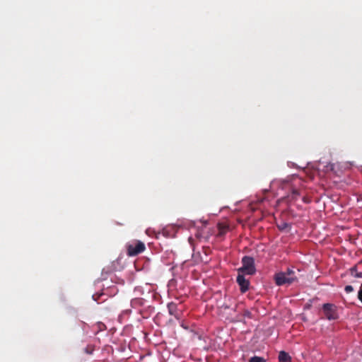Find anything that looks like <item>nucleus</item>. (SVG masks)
<instances>
[{
    "mask_svg": "<svg viewBox=\"0 0 362 362\" xmlns=\"http://www.w3.org/2000/svg\"><path fill=\"white\" fill-rule=\"evenodd\" d=\"M274 281L277 286L285 284L290 285L298 281L296 271L293 269L288 268L286 272H280L274 275Z\"/></svg>",
    "mask_w": 362,
    "mask_h": 362,
    "instance_id": "obj_1",
    "label": "nucleus"
},
{
    "mask_svg": "<svg viewBox=\"0 0 362 362\" xmlns=\"http://www.w3.org/2000/svg\"><path fill=\"white\" fill-rule=\"evenodd\" d=\"M242 267L238 269V273L247 275L255 274V260L252 257L244 256L242 259Z\"/></svg>",
    "mask_w": 362,
    "mask_h": 362,
    "instance_id": "obj_2",
    "label": "nucleus"
},
{
    "mask_svg": "<svg viewBox=\"0 0 362 362\" xmlns=\"http://www.w3.org/2000/svg\"><path fill=\"white\" fill-rule=\"evenodd\" d=\"M322 312L325 317L328 320H334L339 318L337 307L332 303L322 305Z\"/></svg>",
    "mask_w": 362,
    "mask_h": 362,
    "instance_id": "obj_3",
    "label": "nucleus"
},
{
    "mask_svg": "<svg viewBox=\"0 0 362 362\" xmlns=\"http://www.w3.org/2000/svg\"><path fill=\"white\" fill-rule=\"evenodd\" d=\"M146 249L145 244L140 240H135L127 247V255L130 257L136 256Z\"/></svg>",
    "mask_w": 362,
    "mask_h": 362,
    "instance_id": "obj_4",
    "label": "nucleus"
},
{
    "mask_svg": "<svg viewBox=\"0 0 362 362\" xmlns=\"http://www.w3.org/2000/svg\"><path fill=\"white\" fill-rule=\"evenodd\" d=\"M200 225H198L196 226L197 228V233H196V237L201 240V239H206L209 238V232L206 231V226L208 224L207 221H200Z\"/></svg>",
    "mask_w": 362,
    "mask_h": 362,
    "instance_id": "obj_5",
    "label": "nucleus"
},
{
    "mask_svg": "<svg viewBox=\"0 0 362 362\" xmlns=\"http://www.w3.org/2000/svg\"><path fill=\"white\" fill-rule=\"evenodd\" d=\"M237 283L240 286V289L242 293H245L248 291L250 281L245 278L244 274L238 273L237 276Z\"/></svg>",
    "mask_w": 362,
    "mask_h": 362,
    "instance_id": "obj_6",
    "label": "nucleus"
},
{
    "mask_svg": "<svg viewBox=\"0 0 362 362\" xmlns=\"http://www.w3.org/2000/svg\"><path fill=\"white\" fill-rule=\"evenodd\" d=\"M168 310L170 315L174 316L176 319H180L181 310L178 309L177 305L173 302L168 304Z\"/></svg>",
    "mask_w": 362,
    "mask_h": 362,
    "instance_id": "obj_7",
    "label": "nucleus"
},
{
    "mask_svg": "<svg viewBox=\"0 0 362 362\" xmlns=\"http://www.w3.org/2000/svg\"><path fill=\"white\" fill-rule=\"evenodd\" d=\"M279 362H291V358L288 353L281 351L279 354Z\"/></svg>",
    "mask_w": 362,
    "mask_h": 362,
    "instance_id": "obj_8",
    "label": "nucleus"
},
{
    "mask_svg": "<svg viewBox=\"0 0 362 362\" xmlns=\"http://www.w3.org/2000/svg\"><path fill=\"white\" fill-rule=\"evenodd\" d=\"M349 272H350V274L352 276H354V277H356V278H361L362 277V272H358L357 266H354V267H351L349 269Z\"/></svg>",
    "mask_w": 362,
    "mask_h": 362,
    "instance_id": "obj_9",
    "label": "nucleus"
},
{
    "mask_svg": "<svg viewBox=\"0 0 362 362\" xmlns=\"http://www.w3.org/2000/svg\"><path fill=\"white\" fill-rule=\"evenodd\" d=\"M249 362H266V360L259 356H253L250 358Z\"/></svg>",
    "mask_w": 362,
    "mask_h": 362,
    "instance_id": "obj_10",
    "label": "nucleus"
},
{
    "mask_svg": "<svg viewBox=\"0 0 362 362\" xmlns=\"http://www.w3.org/2000/svg\"><path fill=\"white\" fill-rule=\"evenodd\" d=\"M227 229H228L227 226H222L221 225H218V230H219L218 235H223L226 233Z\"/></svg>",
    "mask_w": 362,
    "mask_h": 362,
    "instance_id": "obj_11",
    "label": "nucleus"
},
{
    "mask_svg": "<svg viewBox=\"0 0 362 362\" xmlns=\"http://www.w3.org/2000/svg\"><path fill=\"white\" fill-rule=\"evenodd\" d=\"M299 195V192L298 189H293L292 194H291V199H296Z\"/></svg>",
    "mask_w": 362,
    "mask_h": 362,
    "instance_id": "obj_12",
    "label": "nucleus"
},
{
    "mask_svg": "<svg viewBox=\"0 0 362 362\" xmlns=\"http://www.w3.org/2000/svg\"><path fill=\"white\" fill-rule=\"evenodd\" d=\"M344 290H345V291L346 293H351V292H352L354 291V288L351 285H347V286H345Z\"/></svg>",
    "mask_w": 362,
    "mask_h": 362,
    "instance_id": "obj_13",
    "label": "nucleus"
},
{
    "mask_svg": "<svg viewBox=\"0 0 362 362\" xmlns=\"http://www.w3.org/2000/svg\"><path fill=\"white\" fill-rule=\"evenodd\" d=\"M358 298L362 303V284L361 285L360 289L358 292Z\"/></svg>",
    "mask_w": 362,
    "mask_h": 362,
    "instance_id": "obj_14",
    "label": "nucleus"
},
{
    "mask_svg": "<svg viewBox=\"0 0 362 362\" xmlns=\"http://www.w3.org/2000/svg\"><path fill=\"white\" fill-rule=\"evenodd\" d=\"M325 167L326 168V170H326V171H329V170H330V169H331V170H332V168H333V165H332V164H331L330 163H328L326 166H325Z\"/></svg>",
    "mask_w": 362,
    "mask_h": 362,
    "instance_id": "obj_15",
    "label": "nucleus"
},
{
    "mask_svg": "<svg viewBox=\"0 0 362 362\" xmlns=\"http://www.w3.org/2000/svg\"><path fill=\"white\" fill-rule=\"evenodd\" d=\"M287 226H288V223H284L282 224V226H279V228H280L281 230H282V229H284L285 228H286Z\"/></svg>",
    "mask_w": 362,
    "mask_h": 362,
    "instance_id": "obj_16",
    "label": "nucleus"
},
{
    "mask_svg": "<svg viewBox=\"0 0 362 362\" xmlns=\"http://www.w3.org/2000/svg\"><path fill=\"white\" fill-rule=\"evenodd\" d=\"M303 202H306V203H307V202H308V201L305 197H303Z\"/></svg>",
    "mask_w": 362,
    "mask_h": 362,
    "instance_id": "obj_17",
    "label": "nucleus"
}]
</instances>
